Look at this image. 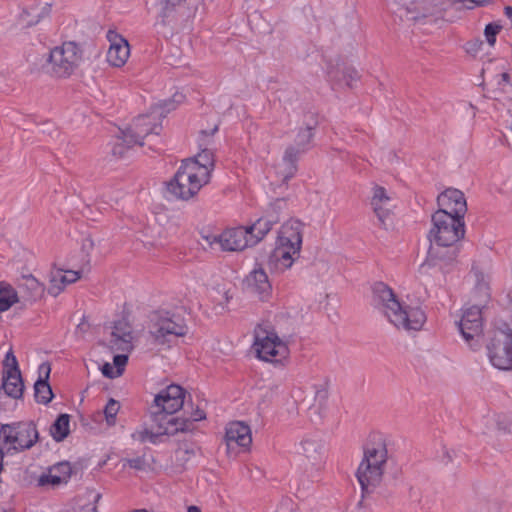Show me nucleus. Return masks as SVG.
Segmentation results:
<instances>
[{
  "label": "nucleus",
  "mask_w": 512,
  "mask_h": 512,
  "mask_svg": "<svg viewBox=\"0 0 512 512\" xmlns=\"http://www.w3.org/2000/svg\"><path fill=\"white\" fill-rule=\"evenodd\" d=\"M505 14L507 15V17L512 19V6H508L505 8Z\"/></svg>",
  "instance_id": "54"
},
{
  "label": "nucleus",
  "mask_w": 512,
  "mask_h": 512,
  "mask_svg": "<svg viewBox=\"0 0 512 512\" xmlns=\"http://www.w3.org/2000/svg\"><path fill=\"white\" fill-rule=\"evenodd\" d=\"M464 234L463 219L444 211H436L432 215V227L429 232L431 247L426 260L419 267V273L436 279L447 273L455 258V251L451 250L446 257H442L440 248L453 247Z\"/></svg>",
  "instance_id": "1"
},
{
  "label": "nucleus",
  "mask_w": 512,
  "mask_h": 512,
  "mask_svg": "<svg viewBox=\"0 0 512 512\" xmlns=\"http://www.w3.org/2000/svg\"><path fill=\"white\" fill-rule=\"evenodd\" d=\"M297 154H294V147H287L282 160L274 166V173L283 183L291 179L297 170Z\"/></svg>",
  "instance_id": "28"
},
{
  "label": "nucleus",
  "mask_w": 512,
  "mask_h": 512,
  "mask_svg": "<svg viewBox=\"0 0 512 512\" xmlns=\"http://www.w3.org/2000/svg\"><path fill=\"white\" fill-rule=\"evenodd\" d=\"M184 401L185 390L179 385L171 384L155 395L150 414L155 416L159 413L161 418L171 420L172 423L177 424L175 425L177 428H182L179 429V432H191L193 430L192 421L172 416L183 407Z\"/></svg>",
  "instance_id": "5"
},
{
  "label": "nucleus",
  "mask_w": 512,
  "mask_h": 512,
  "mask_svg": "<svg viewBox=\"0 0 512 512\" xmlns=\"http://www.w3.org/2000/svg\"><path fill=\"white\" fill-rule=\"evenodd\" d=\"M187 512H201V509L198 506L190 505L187 507Z\"/></svg>",
  "instance_id": "51"
},
{
  "label": "nucleus",
  "mask_w": 512,
  "mask_h": 512,
  "mask_svg": "<svg viewBox=\"0 0 512 512\" xmlns=\"http://www.w3.org/2000/svg\"><path fill=\"white\" fill-rule=\"evenodd\" d=\"M303 224L295 219L285 222L279 229L275 247L268 258L270 268L276 272L290 269L300 256Z\"/></svg>",
  "instance_id": "3"
},
{
  "label": "nucleus",
  "mask_w": 512,
  "mask_h": 512,
  "mask_svg": "<svg viewBox=\"0 0 512 512\" xmlns=\"http://www.w3.org/2000/svg\"><path fill=\"white\" fill-rule=\"evenodd\" d=\"M286 208V202L283 199H277L274 202H272L268 209L266 210L265 215L268 217H271L272 215H278L280 216V213L285 210Z\"/></svg>",
  "instance_id": "44"
},
{
  "label": "nucleus",
  "mask_w": 512,
  "mask_h": 512,
  "mask_svg": "<svg viewBox=\"0 0 512 512\" xmlns=\"http://www.w3.org/2000/svg\"><path fill=\"white\" fill-rule=\"evenodd\" d=\"M453 454H454V451H449L447 449L444 450V459H443V462L445 463H449L452 461L453 459Z\"/></svg>",
  "instance_id": "49"
},
{
  "label": "nucleus",
  "mask_w": 512,
  "mask_h": 512,
  "mask_svg": "<svg viewBox=\"0 0 512 512\" xmlns=\"http://www.w3.org/2000/svg\"><path fill=\"white\" fill-rule=\"evenodd\" d=\"M107 40L110 43L107 52V61L114 67H122L130 56L128 41L113 30L107 32Z\"/></svg>",
  "instance_id": "18"
},
{
  "label": "nucleus",
  "mask_w": 512,
  "mask_h": 512,
  "mask_svg": "<svg viewBox=\"0 0 512 512\" xmlns=\"http://www.w3.org/2000/svg\"><path fill=\"white\" fill-rule=\"evenodd\" d=\"M125 465H128L130 468L139 471H146L150 468V464L145 456H137L135 458L126 459L124 466Z\"/></svg>",
  "instance_id": "43"
},
{
  "label": "nucleus",
  "mask_w": 512,
  "mask_h": 512,
  "mask_svg": "<svg viewBox=\"0 0 512 512\" xmlns=\"http://www.w3.org/2000/svg\"><path fill=\"white\" fill-rule=\"evenodd\" d=\"M373 304L397 329L419 331L427 316L420 301L398 300L393 290L380 282L373 286Z\"/></svg>",
  "instance_id": "2"
},
{
  "label": "nucleus",
  "mask_w": 512,
  "mask_h": 512,
  "mask_svg": "<svg viewBox=\"0 0 512 512\" xmlns=\"http://www.w3.org/2000/svg\"><path fill=\"white\" fill-rule=\"evenodd\" d=\"M150 418L152 421V425L150 428L146 426H141L137 428L132 434L131 437L133 440L138 441L140 443L150 442L152 444H158L161 442L162 436H173L179 433V429L172 423L171 420H165V418H161L159 413L152 416L150 414Z\"/></svg>",
  "instance_id": "14"
},
{
  "label": "nucleus",
  "mask_w": 512,
  "mask_h": 512,
  "mask_svg": "<svg viewBox=\"0 0 512 512\" xmlns=\"http://www.w3.org/2000/svg\"><path fill=\"white\" fill-rule=\"evenodd\" d=\"M82 60V51L75 42H64L48 54L47 70L53 76L66 78L72 75Z\"/></svg>",
  "instance_id": "11"
},
{
  "label": "nucleus",
  "mask_w": 512,
  "mask_h": 512,
  "mask_svg": "<svg viewBox=\"0 0 512 512\" xmlns=\"http://www.w3.org/2000/svg\"><path fill=\"white\" fill-rule=\"evenodd\" d=\"M205 412L197 407L192 413L190 417H184L183 419H189L192 421L193 429L195 428V422L205 419Z\"/></svg>",
  "instance_id": "46"
},
{
  "label": "nucleus",
  "mask_w": 512,
  "mask_h": 512,
  "mask_svg": "<svg viewBox=\"0 0 512 512\" xmlns=\"http://www.w3.org/2000/svg\"><path fill=\"white\" fill-rule=\"evenodd\" d=\"M465 107H466L467 113H468L472 118H474V117H475V115H476L475 108H474L471 104H466V105H465Z\"/></svg>",
  "instance_id": "50"
},
{
  "label": "nucleus",
  "mask_w": 512,
  "mask_h": 512,
  "mask_svg": "<svg viewBox=\"0 0 512 512\" xmlns=\"http://www.w3.org/2000/svg\"><path fill=\"white\" fill-rule=\"evenodd\" d=\"M187 330L184 319L169 311H154L149 317L148 332L156 345L169 347L175 339L185 336Z\"/></svg>",
  "instance_id": "7"
},
{
  "label": "nucleus",
  "mask_w": 512,
  "mask_h": 512,
  "mask_svg": "<svg viewBox=\"0 0 512 512\" xmlns=\"http://www.w3.org/2000/svg\"><path fill=\"white\" fill-rule=\"evenodd\" d=\"M246 288L261 300H265L270 296L272 286L263 268H255L250 272L246 278Z\"/></svg>",
  "instance_id": "25"
},
{
  "label": "nucleus",
  "mask_w": 512,
  "mask_h": 512,
  "mask_svg": "<svg viewBox=\"0 0 512 512\" xmlns=\"http://www.w3.org/2000/svg\"><path fill=\"white\" fill-rule=\"evenodd\" d=\"M206 171L193 163L182 162L174 177L167 182V192L179 200H189L207 184Z\"/></svg>",
  "instance_id": "6"
},
{
  "label": "nucleus",
  "mask_w": 512,
  "mask_h": 512,
  "mask_svg": "<svg viewBox=\"0 0 512 512\" xmlns=\"http://www.w3.org/2000/svg\"><path fill=\"white\" fill-rule=\"evenodd\" d=\"M501 31V26L496 23H489L484 29V36L489 46H494L496 42V36Z\"/></svg>",
  "instance_id": "42"
},
{
  "label": "nucleus",
  "mask_w": 512,
  "mask_h": 512,
  "mask_svg": "<svg viewBox=\"0 0 512 512\" xmlns=\"http://www.w3.org/2000/svg\"><path fill=\"white\" fill-rule=\"evenodd\" d=\"M4 365L7 370H19L17 359L11 350H9L6 354Z\"/></svg>",
  "instance_id": "45"
},
{
  "label": "nucleus",
  "mask_w": 512,
  "mask_h": 512,
  "mask_svg": "<svg viewBox=\"0 0 512 512\" xmlns=\"http://www.w3.org/2000/svg\"><path fill=\"white\" fill-rule=\"evenodd\" d=\"M49 12H50V5L49 4H45V6L42 8V14L38 15V18L35 21H29L28 22L29 25L37 24L39 22V18L44 16V15H47Z\"/></svg>",
  "instance_id": "48"
},
{
  "label": "nucleus",
  "mask_w": 512,
  "mask_h": 512,
  "mask_svg": "<svg viewBox=\"0 0 512 512\" xmlns=\"http://www.w3.org/2000/svg\"><path fill=\"white\" fill-rule=\"evenodd\" d=\"M2 388L8 396L20 398L24 390L20 370H7L3 377Z\"/></svg>",
  "instance_id": "31"
},
{
  "label": "nucleus",
  "mask_w": 512,
  "mask_h": 512,
  "mask_svg": "<svg viewBox=\"0 0 512 512\" xmlns=\"http://www.w3.org/2000/svg\"><path fill=\"white\" fill-rule=\"evenodd\" d=\"M120 409V403L116 401L115 399H110L105 408H104V415L106 422L109 426H113L116 423V416Z\"/></svg>",
  "instance_id": "41"
},
{
  "label": "nucleus",
  "mask_w": 512,
  "mask_h": 512,
  "mask_svg": "<svg viewBox=\"0 0 512 512\" xmlns=\"http://www.w3.org/2000/svg\"><path fill=\"white\" fill-rule=\"evenodd\" d=\"M278 222V215H272L268 217L266 215L257 219L251 226H247L249 233L251 234L252 243L257 244L264 236L271 230L272 226Z\"/></svg>",
  "instance_id": "33"
},
{
  "label": "nucleus",
  "mask_w": 512,
  "mask_h": 512,
  "mask_svg": "<svg viewBox=\"0 0 512 512\" xmlns=\"http://www.w3.org/2000/svg\"><path fill=\"white\" fill-rule=\"evenodd\" d=\"M128 362V355L119 354L113 358V366L109 363H105L102 367V373L108 378H116L122 375L124 368Z\"/></svg>",
  "instance_id": "36"
},
{
  "label": "nucleus",
  "mask_w": 512,
  "mask_h": 512,
  "mask_svg": "<svg viewBox=\"0 0 512 512\" xmlns=\"http://www.w3.org/2000/svg\"><path fill=\"white\" fill-rule=\"evenodd\" d=\"M385 468L362 460L357 470V479L365 492H370L382 481Z\"/></svg>",
  "instance_id": "21"
},
{
  "label": "nucleus",
  "mask_w": 512,
  "mask_h": 512,
  "mask_svg": "<svg viewBox=\"0 0 512 512\" xmlns=\"http://www.w3.org/2000/svg\"><path fill=\"white\" fill-rule=\"evenodd\" d=\"M252 432L243 421H232L226 427V449L229 454L238 455L250 451Z\"/></svg>",
  "instance_id": "15"
},
{
  "label": "nucleus",
  "mask_w": 512,
  "mask_h": 512,
  "mask_svg": "<svg viewBox=\"0 0 512 512\" xmlns=\"http://www.w3.org/2000/svg\"><path fill=\"white\" fill-rule=\"evenodd\" d=\"M201 236L210 249L216 251L224 250V240L222 232L214 233L209 229H203V231L201 232Z\"/></svg>",
  "instance_id": "39"
},
{
  "label": "nucleus",
  "mask_w": 512,
  "mask_h": 512,
  "mask_svg": "<svg viewBox=\"0 0 512 512\" xmlns=\"http://www.w3.org/2000/svg\"><path fill=\"white\" fill-rule=\"evenodd\" d=\"M482 43H480L478 40L468 42L465 46V49L468 53H477L480 49V46Z\"/></svg>",
  "instance_id": "47"
},
{
  "label": "nucleus",
  "mask_w": 512,
  "mask_h": 512,
  "mask_svg": "<svg viewBox=\"0 0 512 512\" xmlns=\"http://www.w3.org/2000/svg\"><path fill=\"white\" fill-rule=\"evenodd\" d=\"M161 128L160 120L154 117L152 111L149 114L138 116L128 128L121 131L122 137L119 139L120 142L114 145L113 154L119 156L124 154L122 144L127 147L142 146L145 137L150 134L159 135Z\"/></svg>",
  "instance_id": "12"
},
{
  "label": "nucleus",
  "mask_w": 512,
  "mask_h": 512,
  "mask_svg": "<svg viewBox=\"0 0 512 512\" xmlns=\"http://www.w3.org/2000/svg\"><path fill=\"white\" fill-rule=\"evenodd\" d=\"M17 301V292L11 286L0 283V312L8 310Z\"/></svg>",
  "instance_id": "38"
},
{
  "label": "nucleus",
  "mask_w": 512,
  "mask_h": 512,
  "mask_svg": "<svg viewBox=\"0 0 512 512\" xmlns=\"http://www.w3.org/2000/svg\"><path fill=\"white\" fill-rule=\"evenodd\" d=\"M132 329L130 324L121 319L114 323L109 340V346L112 350L129 352L132 350Z\"/></svg>",
  "instance_id": "22"
},
{
  "label": "nucleus",
  "mask_w": 512,
  "mask_h": 512,
  "mask_svg": "<svg viewBox=\"0 0 512 512\" xmlns=\"http://www.w3.org/2000/svg\"><path fill=\"white\" fill-rule=\"evenodd\" d=\"M219 125L215 124L210 130H202L198 139L200 152L190 159L184 160L186 163H193L206 171V180L209 181L211 171L214 168V154L211 149L212 136L218 131Z\"/></svg>",
  "instance_id": "16"
},
{
  "label": "nucleus",
  "mask_w": 512,
  "mask_h": 512,
  "mask_svg": "<svg viewBox=\"0 0 512 512\" xmlns=\"http://www.w3.org/2000/svg\"><path fill=\"white\" fill-rule=\"evenodd\" d=\"M471 3L475 4V5H482L484 4L485 2H487L488 0H469Z\"/></svg>",
  "instance_id": "55"
},
{
  "label": "nucleus",
  "mask_w": 512,
  "mask_h": 512,
  "mask_svg": "<svg viewBox=\"0 0 512 512\" xmlns=\"http://www.w3.org/2000/svg\"><path fill=\"white\" fill-rule=\"evenodd\" d=\"M511 131H512V124H511Z\"/></svg>",
  "instance_id": "57"
},
{
  "label": "nucleus",
  "mask_w": 512,
  "mask_h": 512,
  "mask_svg": "<svg viewBox=\"0 0 512 512\" xmlns=\"http://www.w3.org/2000/svg\"><path fill=\"white\" fill-rule=\"evenodd\" d=\"M439 209L452 216L463 219L467 211V203L462 191L455 188H448L437 197Z\"/></svg>",
  "instance_id": "17"
},
{
  "label": "nucleus",
  "mask_w": 512,
  "mask_h": 512,
  "mask_svg": "<svg viewBox=\"0 0 512 512\" xmlns=\"http://www.w3.org/2000/svg\"><path fill=\"white\" fill-rule=\"evenodd\" d=\"M495 417L494 416H488L486 418V423L487 424H490V427H488V430H490V428L492 427V425L495 423Z\"/></svg>",
  "instance_id": "52"
},
{
  "label": "nucleus",
  "mask_w": 512,
  "mask_h": 512,
  "mask_svg": "<svg viewBox=\"0 0 512 512\" xmlns=\"http://www.w3.org/2000/svg\"><path fill=\"white\" fill-rule=\"evenodd\" d=\"M72 468L68 462H59L49 467L38 479L39 486L59 487L68 483L71 478Z\"/></svg>",
  "instance_id": "20"
},
{
  "label": "nucleus",
  "mask_w": 512,
  "mask_h": 512,
  "mask_svg": "<svg viewBox=\"0 0 512 512\" xmlns=\"http://www.w3.org/2000/svg\"><path fill=\"white\" fill-rule=\"evenodd\" d=\"M474 287L471 291L472 305L483 308L490 299L489 274L478 267L472 269Z\"/></svg>",
  "instance_id": "23"
},
{
  "label": "nucleus",
  "mask_w": 512,
  "mask_h": 512,
  "mask_svg": "<svg viewBox=\"0 0 512 512\" xmlns=\"http://www.w3.org/2000/svg\"><path fill=\"white\" fill-rule=\"evenodd\" d=\"M312 130L311 126L300 127L297 129L294 136V142L289 146L294 147V154H297V157L310 149L313 139Z\"/></svg>",
  "instance_id": "34"
},
{
  "label": "nucleus",
  "mask_w": 512,
  "mask_h": 512,
  "mask_svg": "<svg viewBox=\"0 0 512 512\" xmlns=\"http://www.w3.org/2000/svg\"><path fill=\"white\" fill-rule=\"evenodd\" d=\"M455 324L465 344L473 351L478 350L483 335L482 308L479 305H465Z\"/></svg>",
  "instance_id": "13"
},
{
  "label": "nucleus",
  "mask_w": 512,
  "mask_h": 512,
  "mask_svg": "<svg viewBox=\"0 0 512 512\" xmlns=\"http://www.w3.org/2000/svg\"><path fill=\"white\" fill-rule=\"evenodd\" d=\"M371 205L379 221L383 225H386L395 208V201L392 194L383 187H375L373 189Z\"/></svg>",
  "instance_id": "19"
},
{
  "label": "nucleus",
  "mask_w": 512,
  "mask_h": 512,
  "mask_svg": "<svg viewBox=\"0 0 512 512\" xmlns=\"http://www.w3.org/2000/svg\"><path fill=\"white\" fill-rule=\"evenodd\" d=\"M183 96L181 94H175L173 98L164 100L155 104L151 110L154 117L159 120L165 117L169 112L176 109L177 105L182 102Z\"/></svg>",
  "instance_id": "37"
},
{
  "label": "nucleus",
  "mask_w": 512,
  "mask_h": 512,
  "mask_svg": "<svg viewBox=\"0 0 512 512\" xmlns=\"http://www.w3.org/2000/svg\"><path fill=\"white\" fill-rule=\"evenodd\" d=\"M506 66L505 63H501L499 65L500 71L494 75L493 79L498 88L502 91H506V89L511 86V76Z\"/></svg>",
  "instance_id": "40"
},
{
  "label": "nucleus",
  "mask_w": 512,
  "mask_h": 512,
  "mask_svg": "<svg viewBox=\"0 0 512 512\" xmlns=\"http://www.w3.org/2000/svg\"><path fill=\"white\" fill-rule=\"evenodd\" d=\"M39 439L35 423L15 422L0 427V472L5 453L14 454L32 448Z\"/></svg>",
  "instance_id": "4"
},
{
  "label": "nucleus",
  "mask_w": 512,
  "mask_h": 512,
  "mask_svg": "<svg viewBox=\"0 0 512 512\" xmlns=\"http://www.w3.org/2000/svg\"><path fill=\"white\" fill-rule=\"evenodd\" d=\"M387 459L388 451L385 437L381 434L372 435L366 445L362 460H368L371 464H376L385 468Z\"/></svg>",
  "instance_id": "24"
},
{
  "label": "nucleus",
  "mask_w": 512,
  "mask_h": 512,
  "mask_svg": "<svg viewBox=\"0 0 512 512\" xmlns=\"http://www.w3.org/2000/svg\"><path fill=\"white\" fill-rule=\"evenodd\" d=\"M92 246H93V242L90 239H86L85 242L83 243V248L84 249L92 248Z\"/></svg>",
  "instance_id": "53"
},
{
  "label": "nucleus",
  "mask_w": 512,
  "mask_h": 512,
  "mask_svg": "<svg viewBox=\"0 0 512 512\" xmlns=\"http://www.w3.org/2000/svg\"><path fill=\"white\" fill-rule=\"evenodd\" d=\"M51 372V366L48 362H43L38 367V379L34 384L35 399L38 403L48 404L53 398L51 386L48 383Z\"/></svg>",
  "instance_id": "27"
},
{
  "label": "nucleus",
  "mask_w": 512,
  "mask_h": 512,
  "mask_svg": "<svg viewBox=\"0 0 512 512\" xmlns=\"http://www.w3.org/2000/svg\"><path fill=\"white\" fill-rule=\"evenodd\" d=\"M486 355L495 369L512 370V326L503 324L492 332L486 343Z\"/></svg>",
  "instance_id": "8"
},
{
  "label": "nucleus",
  "mask_w": 512,
  "mask_h": 512,
  "mask_svg": "<svg viewBox=\"0 0 512 512\" xmlns=\"http://www.w3.org/2000/svg\"><path fill=\"white\" fill-rule=\"evenodd\" d=\"M321 395H322V396H325V392H319V393H317V396H318V397H319V396H321Z\"/></svg>",
  "instance_id": "56"
},
{
  "label": "nucleus",
  "mask_w": 512,
  "mask_h": 512,
  "mask_svg": "<svg viewBox=\"0 0 512 512\" xmlns=\"http://www.w3.org/2000/svg\"><path fill=\"white\" fill-rule=\"evenodd\" d=\"M247 227L239 226L229 229L226 232V250L241 251L249 246L255 245Z\"/></svg>",
  "instance_id": "29"
},
{
  "label": "nucleus",
  "mask_w": 512,
  "mask_h": 512,
  "mask_svg": "<svg viewBox=\"0 0 512 512\" xmlns=\"http://www.w3.org/2000/svg\"><path fill=\"white\" fill-rule=\"evenodd\" d=\"M81 277L80 271L53 269L49 275L48 293L54 297L58 296L67 285L75 283Z\"/></svg>",
  "instance_id": "26"
},
{
  "label": "nucleus",
  "mask_w": 512,
  "mask_h": 512,
  "mask_svg": "<svg viewBox=\"0 0 512 512\" xmlns=\"http://www.w3.org/2000/svg\"><path fill=\"white\" fill-rule=\"evenodd\" d=\"M253 350L256 357L264 362L283 363L289 357V348L275 331L261 327L255 330Z\"/></svg>",
  "instance_id": "10"
},
{
  "label": "nucleus",
  "mask_w": 512,
  "mask_h": 512,
  "mask_svg": "<svg viewBox=\"0 0 512 512\" xmlns=\"http://www.w3.org/2000/svg\"><path fill=\"white\" fill-rule=\"evenodd\" d=\"M295 452L303 457V475L311 479L317 477L324 467L326 458V447L322 438L317 434L303 436L295 445Z\"/></svg>",
  "instance_id": "9"
},
{
  "label": "nucleus",
  "mask_w": 512,
  "mask_h": 512,
  "mask_svg": "<svg viewBox=\"0 0 512 512\" xmlns=\"http://www.w3.org/2000/svg\"><path fill=\"white\" fill-rule=\"evenodd\" d=\"M44 290V285L32 275L23 277L22 282L19 284L21 297L29 303L40 299L44 294Z\"/></svg>",
  "instance_id": "30"
},
{
  "label": "nucleus",
  "mask_w": 512,
  "mask_h": 512,
  "mask_svg": "<svg viewBox=\"0 0 512 512\" xmlns=\"http://www.w3.org/2000/svg\"><path fill=\"white\" fill-rule=\"evenodd\" d=\"M441 4V0H413L406 9L411 19L416 20L433 14Z\"/></svg>",
  "instance_id": "32"
},
{
  "label": "nucleus",
  "mask_w": 512,
  "mask_h": 512,
  "mask_svg": "<svg viewBox=\"0 0 512 512\" xmlns=\"http://www.w3.org/2000/svg\"><path fill=\"white\" fill-rule=\"evenodd\" d=\"M70 433V416L61 414L50 427V435L57 441H63Z\"/></svg>",
  "instance_id": "35"
}]
</instances>
